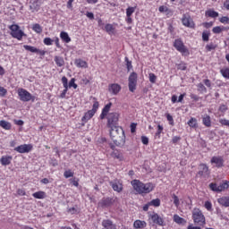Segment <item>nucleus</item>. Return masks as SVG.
<instances>
[{
    "label": "nucleus",
    "mask_w": 229,
    "mask_h": 229,
    "mask_svg": "<svg viewBox=\"0 0 229 229\" xmlns=\"http://www.w3.org/2000/svg\"><path fill=\"white\" fill-rule=\"evenodd\" d=\"M121 91V86L119 84H111L109 86V92H112V94H119Z\"/></svg>",
    "instance_id": "a211bd4d"
},
{
    "label": "nucleus",
    "mask_w": 229,
    "mask_h": 229,
    "mask_svg": "<svg viewBox=\"0 0 229 229\" xmlns=\"http://www.w3.org/2000/svg\"><path fill=\"white\" fill-rule=\"evenodd\" d=\"M149 81L150 83L157 82V75H155V73H149Z\"/></svg>",
    "instance_id": "3c124183"
},
{
    "label": "nucleus",
    "mask_w": 229,
    "mask_h": 229,
    "mask_svg": "<svg viewBox=\"0 0 229 229\" xmlns=\"http://www.w3.org/2000/svg\"><path fill=\"white\" fill-rule=\"evenodd\" d=\"M219 123H220V124H222V126H228L229 127V120L220 119Z\"/></svg>",
    "instance_id": "4d7b16f0"
},
{
    "label": "nucleus",
    "mask_w": 229,
    "mask_h": 229,
    "mask_svg": "<svg viewBox=\"0 0 229 229\" xmlns=\"http://www.w3.org/2000/svg\"><path fill=\"white\" fill-rule=\"evenodd\" d=\"M45 46H53L54 40L51 38H45L43 40Z\"/></svg>",
    "instance_id": "37998d69"
},
{
    "label": "nucleus",
    "mask_w": 229,
    "mask_h": 229,
    "mask_svg": "<svg viewBox=\"0 0 229 229\" xmlns=\"http://www.w3.org/2000/svg\"><path fill=\"white\" fill-rule=\"evenodd\" d=\"M110 108H112V103L111 102H109L107 105L105 106L102 112H104L106 114H108V112H110Z\"/></svg>",
    "instance_id": "de8ad7c7"
},
{
    "label": "nucleus",
    "mask_w": 229,
    "mask_h": 229,
    "mask_svg": "<svg viewBox=\"0 0 229 229\" xmlns=\"http://www.w3.org/2000/svg\"><path fill=\"white\" fill-rule=\"evenodd\" d=\"M20 28L19 25L13 24L9 27V30H11V33H14L15 31H18Z\"/></svg>",
    "instance_id": "09e8293b"
},
{
    "label": "nucleus",
    "mask_w": 229,
    "mask_h": 229,
    "mask_svg": "<svg viewBox=\"0 0 229 229\" xmlns=\"http://www.w3.org/2000/svg\"><path fill=\"white\" fill-rule=\"evenodd\" d=\"M68 81H69L67 80V77L64 76L62 78V83H63L64 87H69V82Z\"/></svg>",
    "instance_id": "052dcab7"
},
{
    "label": "nucleus",
    "mask_w": 229,
    "mask_h": 229,
    "mask_svg": "<svg viewBox=\"0 0 229 229\" xmlns=\"http://www.w3.org/2000/svg\"><path fill=\"white\" fill-rule=\"evenodd\" d=\"M209 189H211V191H213L214 192H220L219 191V186H217L216 183L211 182L209 184Z\"/></svg>",
    "instance_id": "ea45409f"
},
{
    "label": "nucleus",
    "mask_w": 229,
    "mask_h": 229,
    "mask_svg": "<svg viewBox=\"0 0 229 229\" xmlns=\"http://www.w3.org/2000/svg\"><path fill=\"white\" fill-rule=\"evenodd\" d=\"M23 47H24V49H26V51H30V53L38 52V48L32 47V46L24 45Z\"/></svg>",
    "instance_id": "2f4dec72"
},
{
    "label": "nucleus",
    "mask_w": 229,
    "mask_h": 229,
    "mask_svg": "<svg viewBox=\"0 0 229 229\" xmlns=\"http://www.w3.org/2000/svg\"><path fill=\"white\" fill-rule=\"evenodd\" d=\"M32 30L33 31H35L36 33H41L42 32V26H40V24L38 23H35L32 26Z\"/></svg>",
    "instance_id": "e433bc0d"
},
{
    "label": "nucleus",
    "mask_w": 229,
    "mask_h": 229,
    "mask_svg": "<svg viewBox=\"0 0 229 229\" xmlns=\"http://www.w3.org/2000/svg\"><path fill=\"white\" fill-rule=\"evenodd\" d=\"M197 87L199 92L207 93V88L205 87V85H203V83H199Z\"/></svg>",
    "instance_id": "a19ab883"
},
{
    "label": "nucleus",
    "mask_w": 229,
    "mask_h": 229,
    "mask_svg": "<svg viewBox=\"0 0 229 229\" xmlns=\"http://www.w3.org/2000/svg\"><path fill=\"white\" fill-rule=\"evenodd\" d=\"M110 185L116 192H121L123 191V184L119 182H111Z\"/></svg>",
    "instance_id": "dca6fc26"
},
{
    "label": "nucleus",
    "mask_w": 229,
    "mask_h": 229,
    "mask_svg": "<svg viewBox=\"0 0 229 229\" xmlns=\"http://www.w3.org/2000/svg\"><path fill=\"white\" fill-rule=\"evenodd\" d=\"M55 62L57 67H64L65 65V61L64 60V57L55 56Z\"/></svg>",
    "instance_id": "5701e85b"
},
{
    "label": "nucleus",
    "mask_w": 229,
    "mask_h": 229,
    "mask_svg": "<svg viewBox=\"0 0 229 229\" xmlns=\"http://www.w3.org/2000/svg\"><path fill=\"white\" fill-rule=\"evenodd\" d=\"M105 30L106 31H107V33H111L112 31H114V25L106 24Z\"/></svg>",
    "instance_id": "603ef678"
},
{
    "label": "nucleus",
    "mask_w": 229,
    "mask_h": 229,
    "mask_svg": "<svg viewBox=\"0 0 229 229\" xmlns=\"http://www.w3.org/2000/svg\"><path fill=\"white\" fill-rule=\"evenodd\" d=\"M203 124L206 125L208 128H210L212 125V122L210 121V116L206 115L202 119Z\"/></svg>",
    "instance_id": "c756f323"
},
{
    "label": "nucleus",
    "mask_w": 229,
    "mask_h": 229,
    "mask_svg": "<svg viewBox=\"0 0 229 229\" xmlns=\"http://www.w3.org/2000/svg\"><path fill=\"white\" fill-rule=\"evenodd\" d=\"M205 208H207V210H212V203L210 201H206Z\"/></svg>",
    "instance_id": "338daca9"
},
{
    "label": "nucleus",
    "mask_w": 229,
    "mask_h": 229,
    "mask_svg": "<svg viewBox=\"0 0 229 229\" xmlns=\"http://www.w3.org/2000/svg\"><path fill=\"white\" fill-rule=\"evenodd\" d=\"M125 62H126V66H127L128 72L131 71V69H133V66L131 65V61H130V59H128V57H125Z\"/></svg>",
    "instance_id": "a18cd8bd"
},
{
    "label": "nucleus",
    "mask_w": 229,
    "mask_h": 229,
    "mask_svg": "<svg viewBox=\"0 0 229 229\" xmlns=\"http://www.w3.org/2000/svg\"><path fill=\"white\" fill-rule=\"evenodd\" d=\"M141 142L145 146H148L149 144V139L148 137H146V136H142L141 137Z\"/></svg>",
    "instance_id": "5fc2aeb1"
},
{
    "label": "nucleus",
    "mask_w": 229,
    "mask_h": 229,
    "mask_svg": "<svg viewBox=\"0 0 229 229\" xmlns=\"http://www.w3.org/2000/svg\"><path fill=\"white\" fill-rule=\"evenodd\" d=\"M172 198L174 199V204L175 205V207H180V199H178V196L173 194Z\"/></svg>",
    "instance_id": "c03bdc74"
},
{
    "label": "nucleus",
    "mask_w": 229,
    "mask_h": 229,
    "mask_svg": "<svg viewBox=\"0 0 229 229\" xmlns=\"http://www.w3.org/2000/svg\"><path fill=\"white\" fill-rule=\"evenodd\" d=\"M209 38H210V32L204 30L202 32V40L204 42H208Z\"/></svg>",
    "instance_id": "f704fd0d"
},
{
    "label": "nucleus",
    "mask_w": 229,
    "mask_h": 229,
    "mask_svg": "<svg viewBox=\"0 0 229 229\" xmlns=\"http://www.w3.org/2000/svg\"><path fill=\"white\" fill-rule=\"evenodd\" d=\"M98 205H99V207H102V208L110 207V206L114 205V199L104 198L99 201Z\"/></svg>",
    "instance_id": "f8f14e48"
},
{
    "label": "nucleus",
    "mask_w": 229,
    "mask_h": 229,
    "mask_svg": "<svg viewBox=\"0 0 229 229\" xmlns=\"http://www.w3.org/2000/svg\"><path fill=\"white\" fill-rule=\"evenodd\" d=\"M164 131V127L162 125H157V131L156 132V135H160L162 131Z\"/></svg>",
    "instance_id": "774afa93"
},
{
    "label": "nucleus",
    "mask_w": 229,
    "mask_h": 229,
    "mask_svg": "<svg viewBox=\"0 0 229 229\" xmlns=\"http://www.w3.org/2000/svg\"><path fill=\"white\" fill-rule=\"evenodd\" d=\"M220 22H222L223 24H225V23L228 24V22H229L228 16H223L222 18H220Z\"/></svg>",
    "instance_id": "0e129e2a"
},
{
    "label": "nucleus",
    "mask_w": 229,
    "mask_h": 229,
    "mask_svg": "<svg viewBox=\"0 0 229 229\" xmlns=\"http://www.w3.org/2000/svg\"><path fill=\"white\" fill-rule=\"evenodd\" d=\"M192 218L196 225H199V226H205L207 222L205 221V216L199 209H194L192 212Z\"/></svg>",
    "instance_id": "7ed1b4c3"
},
{
    "label": "nucleus",
    "mask_w": 229,
    "mask_h": 229,
    "mask_svg": "<svg viewBox=\"0 0 229 229\" xmlns=\"http://www.w3.org/2000/svg\"><path fill=\"white\" fill-rule=\"evenodd\" d=\"M211 164H216V167H224L225 166V159L222 157H213L211 158Z\"/></svg>",
    "instance_id": "9d476101"
},
{
    "label": "nucleus",
    "mask_w": 229,
    "mask_h": 229,
    "mask_svg": "<svg viewBox=\"0 0 229 229\" xmlns=\"http://www.w3.org/2000/svg\"><path fill=\"white\" fill-rule=\"evenodd\" d=\"M220 72L224 78L229 80V67L221 69Z\"/></svg>",
    "instance_id": "7c9ffc66"
},
{
    "label": "nucleus",
    "mask_w": 229,
    "mask_h": 229,
    "mask_svg": "<svg viewBox=\"0 0 229 229\" xmlns=\"http://www.w3.org/2000/svg\"><path fill=\"white\" fill-rule=\"evenodd\" d=\"M153 223L158 225L159 226H164V219L158 216V214H154L151 216Z\"/></svg>",
    "instance_id": "2eb2a0df"
},
{
    "label": "nucleus",
    "mask_w": 229,
    "mask_h": 229,
    "mask_svg": "<svg viewBox=\"0 0 229 229\" xmlns=\"http://www.w3.org/2000/svg\"><path fill=\"white\" fill-rule=\"evenodd\" d=\"M174 46L177 51H180V53H187V47H185V45H183V41L181 39H175Z\"/></svg>",
    "instance_id": "6e6552de"
},
{
    "label": "nucleus",
    "mask_w": 229,
    "mask_h": 229,
    "mask_svg": "<svg viewBox=\"0 0 229 229\" xmlns=\"http://www.w3.org/2000/svg\"><path fill=\"white\" fill-rule=\"evenodd\" d=\"M75 65H77V67H87V62L81 60V59H76L75 60Z\"/></svg>",
    "instance_id": "473e14b6"
},
{
    "label": "nucleus",
    "mask_w": 229,
    "mask_h": 229,
    "mask_svg": "<svg viewBox=\"0 0 229 229\" xmlns=\"http://www.w3.org/2000/svg\"><path fill=\"white\" fill-rule=\"evenodd\" d=\"M75 81H76L75 78L71 79V81H70V82L68 84V89H72V87L74 89H78V84H75Z\"/></svg>",
    "instance_id": "58836bf2"
},
{
    "label": "nucleus",
    "mask_w": 229,
    "mask_h": 229,
    "mask_svg": "<svg viewBox=\"0 0 229 229\" xmlns=\"http://www.w3.org/2000/svg\"><path fill=\"white\" fill-rule=\"evenodd\" d=\"M206 49L207 51H214V49H216V45H214L213 43H210L209 45L206 46Z\"/></svg>",
    "instance_id": "6e6d98bb"
},
{
    "label": "nucleus",
    "mask_w": 229,
    "mask_h": 229,
    "mask_svg": "<svg viewBox=\"0 0 229 229\" xmlns=\"http://www.w3.org/2000/svg\"><path fill=\"white\" fill-rule=\"evenodd\" d=\"M174 223H177V225H185L187 223V221H185L183 218H182V216L178 215L174 216Z\"/></svg>",
    "instance_id": "bb28decb"
},
{
    "label": "nucleus",
    "mask_w": 229,
    "mask_h": 229,
    "mask_svg": "<svg viewBox=\"0 0 229 229\" xmlns=\"http://www.w3.org/2000/svg\"><path fill=\"white\" fill-rule=\"evenodd\" d=\"M182 22L183 26H186L187 28H194V21L191 17L183 16Z\"/></svg>",
    "instance_id": "4468645a"
},
{
    "label": "nucleus",
    "mask_w": 229,
    "mask_h": 229,
    "mask_svg": "<svg viewBox=\"0 0 229 229\" xmlns=\"http://www.w3.org/2000/svg\"><path fill=\"white\" fill-rule=\"evenodd\" d=\"M198 175L201 176L202 178H207V176H208V166H207L205 164L200 165Z\"/></svg>",
    "instance_id": "9b49d317"
},
{
    "label": "nucleus",
    "mask_w": 229,
    "mask_h": 229,
    "mask_svg": "<svg viewBox=\"0 0 229 229\" xmlns=\"http://www.w3.org/2000/svg\"><path fill=\"white\" fill-rule=\"evenodd\" d=\"M96 114V113H94V111H91V110L88 111V112L84 114V116L82 117L83 123H87V121H90V119H92V117H94V114Z\"/></svg>",
    "instance_id": "aec40b11"
},
{
    "label": "nucleus",
    "mask_w": 229,
    "mask_h": 229,
    "mask_svg": "<svg viewBox=\"0 0 229 229\" xmlns=\"http://www.w3.org/2000/svg\"><path fill=\"white\" fill-rule=\"evenodd\" d=\"M107 126L108 128H115L119 126V114L110 113L107 115Z\"/></svg>",
    "instance_id": "39448f33"
},
{
    "label": "nucleus",
    "mask_w": 229,
    "mask_h": 229,
    "mask_svg": "<svg viewBox=\"0 0 229 229\" xmlns=\"http://www.w3.org/2000/svg\"><path fill=\"white\" fill-rule=\"evenodd\" d=\"M7 92H8V90H6V89L0 86V96L2 98H4V96H6Z\"/></svg>",
    "instance_id": "13d9d810"
},
{
    "label": "nucleus",
    "mask_w": 229,
    "mask_h": 229,
    "mask_svg": "<svg viewBox=\"0 0 229 229\" xmlns=\"http://www.w3.org/2000/svg\"><path fill=\"white\" fill-rule=\"evenodd\" d=\"M64 178H72L74 176V173H72L71 170L65 171L64 173Z\"/></svg>",
    "instance_id": "49530a36"
},
{
    "label": "nucleus",
    "mask_w": 229,
    "mask_h": 229,
    "mask_svg": "<svg viewBox=\"0 0 229 229\" xmlns=\"http://www.w3.org/2000/svg\"><path fill=\"white\" fill-rule=\"evenodd\" d=\"M50 165H53V167H56V165H58V160L52 158L49 161Z\"/></svg>",
    "instance_id": "680f3d73"
},
{
    "label": "nucleus",
    "mask_w": 229,
    "mask_h": 229,
    "mask_svg": "<svg viewBox=\"0 0 229 229\" xmlns=\"http://www.w3.org/2000/svg\"><path fill=\"white\" fill-rule=\"evenodd\" d=\"M67 90H69V87H64V89L63 90V92L60 95L61 99L65 98V94H67Z\"/></svg>",
    "instance_id": "e2e57ef3"
},
{
    "label": "nucleus",
    "mask_w": 229,
    "mask_h": 229,
    "mask_svg": "<svg viewBox=\"0 0 229 229\" xmlns=\"http://www.w3.org/2000/svg\"><path fill=\"white\" fill-rule=\"evenodd\" d=\"M228 187H229V182L228 181H224L223 183H221L218 186V191L220 192H223V191H225V189H228Z\"/></svg>",
    "instance_id": "c85d7f7f"
},
{
    "label": "nucleus",
    "mask_w": 229,
    "mask_h": 229,
    "mask_svg": "<svg viewBox=\"0 0 229 229\" xmlns=\"http://www.w3.org/2000/svg\"><path fill=\"white\" fill-rule=\"evenodd\" d=\"M10 35L13 38H17V40H22V38L26 37V34L21 29L18 31L11 32Z\"/></svg>",
    "instance_id": "ddd939ff"
},
{
    "label": "nucleus",
    "mask_w": 229,
    "mask_h": 229,
    "mask_svg": "<svg viewBox=\"0 0 229 229\" xmlns=\"http://www.w3.org/2000/svg\"><path fill=\"white\" fill-rule=\"evenodd\" d=\"M30 9L32 12H38V10H40V5L38 4V2L35 0L33 2H30Z\"/></svg>",
    "instance_id": "4be33fe9"
},
{
    "label": "nucleus",
    "mask_w": 229,
    "mask_h": 229,
    "mask_svg": "<svg viewBox=\"0 0 229 229\" xmlns=\"http://www.w3.org/2000/svg\"><path fill=\"white\" fill-rule=\"evenodd\" d=\"M110 137L114 144H115V146H118L120 148L121 146H124V143L126 142V136L124 135V130H123L121 126L111 127Z\"/></svg>",
    "instance_id": "f257e3e1"
},
{
    "label": "nucleus",
    "mask_w": 229,
    "mask_h": 229,
    "mask_svg": "<svg viewBox=\"0 0 229 229\" xmlns=\"http://www.w3.org/2000/svg\"><path fill=\"white\" fill-rule=\"evenodd\" d=\"M102 226L104 229H117V225L110 219H105L102 221Z\"/></svg>",
    "instance_id": "1a4fd4ad"
},
{
    "label": "nucleus",
    "mask_w": 229,
    "mask_h": 229,
    "mask_svg": "<svg viewBox=\"0 0 229 229\" xmlns=\"http://www.w3.org/2000/svg\"><path fill=\"white\" fill-rule=\"evenodd\" d=\"M60 38L64 42H66V44H69L71 42V37H69V34L65 31H62L60 34Z\"/></svg>",
    "instance_id": "a878e982"
},
{
    "label": "nucleus",
    "mask_w": 229,
    "mask_h": 229,
    "mask_svg": "<svg viewBox=\"0 0 229 229\" xmlns=\"http://www.w3.org/2000/svg\"><path fill=\"white\" fill-rule=\"evenodd\" d=\"M98 108H99V102L95 101L91 111H94V114H96V112H98Z\"/></svg>",
    "instance_id": "864d4df0"
},
{
    "label": "nucleus",
    "mask_w": 229,
    "mask_h": 229,
    "mask_svg": "<svg viewBox=\"0 0 229 229\" xmlns=\"http://www.w3.org/2000/svg\"><path fill=\"white\" fill-rule=\"evenodd\" d=\"M135 13V7H128L126 9V15L127 17H131L132 13Z\"/></svg>",
    "instance_id": "79ce46f5"
},
{
    "label": "nucleus",
    "mask_w": 229,
    "mask_h": 229,
    "mask_svg": "<svg viewBox=\"0 0 229 229\" xmlns=\"http://www.w3.org/2000/svg\"><path fill=\"white\" fill-rule=\"evenodd\" d=\"M31 149H33V145L31 144H23L14 148V151H17V153H21V154L30 153Z\"/></svg>",
    "instance_id": "0eeeda50"
},
{
    "label": "nucleus",
    "mask_w": 229,
    "mask_h": 229,
    "mask_svg": "<svg viewBox=\"0 0 229 229\" xmlns=\"http://www.w3.org/2000/svg\"><path fill=\"white\" fill-rule=\"evenodd\" d=\"M132 187L139 194H148V192H151L155 189V184L151 182L143 183L139 180H134L132 181Z\"/></svg>",
    "instance_id": "f03ea898"
},
{
    "label": "nucleus",
    "mask_w": 229,
    "mask_h": 229,
    "mask_svg": "<svg viewBox=\"0 0 229 229\" xmlns=\"http://www.w3.org/2000/svg\"><path fill=\"white\" fill-rule=\"evenodd\" d=\"M0 126L4 128V130H12V123L4 120L0 121Z\"/></svg>",
    "instance_id": "393cba45"
},
{
    "label": "nucleus",
    "mask_w": 229,
    "mask_h": 229,
    "mask_svg": "<svg viewBox=\"0 0 229 229\" xmlns=\"http://www.w3.org/2000/svg\"><path fill=\"white\" fill-rule=\"evenodd\" d=\"M133 226L134 228H137V229H142V228H146L147 224H146V221L136 220L134 221Z\"/></svg>",
    "instance_id": "6ab92c4d"
},
{
    "label": "nucleus",
    "mask_w": 229,
    "mask_h": 229,
    "mask_svg": "<svg viewBox=\"0 0 229 229\" xmlns=\"http://www.w3.org/2000/svg\"><path fill=\"white\" fill-rule=\"evenodd\" d=\"M203 83L206 85V87H208V89L212 87V82L208 79L204 80Z\"/></svg>",
    "instance_id": "69168bd1"
},
{
    "label": "nucleus",
    "mask_w": 229,
    "mask_h": 229,
    "mask_svg": "<svg viewBox=\"0 0 229 229\" xmlns=\"http://www.w3.org/2000/svg\"><path fill=\"white\" fill-rule=\"evenodd\" d=\"M150 207H160V199H152L149 202Z\"/></svg>",
    "instance_id": "4c0bfd02"
},
{
    "label": "nucleus",
    "mask_w": 229,
    "mask_h": 229,
    "mask_svg": "<svg viewBox=\"0 0 229 229\" xmlns=\"http://www.w3.org/2000/svg\"><path fill=\"white\" fill-rule=\"evenodd\" d=\"M217 201L222 207H229V197H222Z\"/></svg>",
    "instance_id": "b1692460"
},
{
    "label": "nucleus",
    "mask_w": 229,
    "mask_h": 229,
    "mask_svg": "<svg viewBox=\"0 0 229 229\" xmlns=\"http://www.w3.org/2000/svg\"><path fill=\"white\" fill-rule=\"evenodd\" d=\"M205 15H206V17H211L212 19H216V17H219V13H217L212 9H209V10L206 11Z\"/></svg>",
    "instance_id": "412c9836"
},
{
    "label": "nucleus",
    "mask_w": 229,
    "mask_h": 229,
    "mask_svg": "<svg viewBox=\"0 0 229 229\" xmlns=\"http://www.w3.org/2000/svg\"><path fill=\"white\" fill-rule=\"evenodd\" d=\"M111 157H113V158H117L119 160L121 159V153L119 151H113L111 153Z\"/></svg>",
    "instance_id": "8fccbe9b"
},
{
    "label": "nucleus",
    "mask_w": 229,
    "mask_h": 229,
    "mask_svg": "<svg viewBox=\"0 0 229 229\" xmlns=\"http://www.w3.org/2000/svg\"><path fill=\"white\" fill-rule=\"evenodd\" d=\"M33 198H36V199H46V193L44 191H37L32 194Z\"/></svg>",
    "instance_id": "cd10ccee"
},
{
    "label": "nucleus",
    "mask_w": 229,
    "mask_h": 229,
    "mask_svg": "<svg viewBox=\"0 0 229 229\" xmlns=\"http://www.w3.org/2000/svg\"><path fill=\"white\" fill-rule=\"evenodd\" d=\"M188 125L191 128H196L198 126V121L196 120V118H191L188 122Z\"/></svg>",
    "instance_id": "72a5a7b5"
},
{
    "label": "nucleus",
    "mask_w": 229,
    "mask_h": 229,
    "mask_svg": "<svg viewBox=\"0 0 229 229\" xmlns=\"http://www.w3.org/2000/svg\"><path fill=\"white\" fill-rule=\"evenodd\" d=\"M12 156H4L1 157L0 162L2 165H10L12 164Z\"/></svg>",
    "instance_id": "f3484780"
},
{
    "label": "nucleus",
    "mask_w": 229,
    "mask_h": 229,
    "mask_svg": "<svg viewBox=\"0 0 229 229\" xmlns=\"http://www.w3.org/2000/svg\"><path fill=\"white\" fill-rule=\"evenodd\" d=\"M137 89V73L132 72L129 76V90L130 92H135Z\"/></svg>",
    "instance_id": "423d86ee"
},
{
    "label": "nucleus",
    "mask_w": 229,
    "mask_h": 229,
    "mask_svg": "<svg viewBox=\"0 0 229 229\" xmlns=\"http://www.w3.org/2000/svg\"><path fill=\"white\" fill-rule=\"evenodd\" d=\"M18 96L20 98V101H23L24 103H28V101H35V97L31 96L30 91L22 88L18 89Z\"/></svg>",
    "instance_id": "20e7f679"
},
{
    "label": "nucleus",
    "mask_w": 229,
    "mask_h": 229,
    "mask_svg": "<svg viewBox=\"0 0 229 229\" xmlns=\"http://www.w3.org/2000/svg\"><path fill=\"white\" fill-rule=\"evenodd\" d=\"M213 33L218 35L219 33L225 31V27L216 26L212 29Z\"/></svg>",
    "instance_id": "c9c22d12"
},
{
    "label": "nucleus",
    "mask_w": 229,
    "mask_h": 229,
    "mask_svg": "<svg viewBox=\"0 0 229 229\" xmlns=\"http://www.w3.org/2000/svg\"><path fill=\"white\" fill-rule=\"evenodd\" d=\"M67 212L68 214L74 215V214H78V209H76V208H68Z\"/></svg>",
    "instance_id": "bf43d9fd"
}]
</instances>
